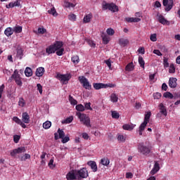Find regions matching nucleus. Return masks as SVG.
Segmentation results:
<instances>
[{
	"instance_id": "f257e3e1",
	"label": "nucleus",
	"mask_w": 180,
	"mask_h": 180,
	"mask_svg": "<svg viewBox=\"0 0 180 180\" xmlns=\"http://www.w3.org/2000/svg\"><path fill=\"white\" fill-rule=\"evenodd\" d=\"M63 46H64L63 41H56L54 44L46 49V53H48L49 56H50V54H54V53H56L57 50H59V49H61Z\"/></svg>"
},
{
	"instance_id": "f03ea898",
	"label": "nucleus",
	"mask_w": 180,
	"mask_h": 180,
	"mask_svg": "<svg viewBox=\"0 0 180 180\" xmlns=\"http://www.w3.org/2000/svg\"><path fill=\"white\" fill-rule=\"evenodd\" d=\"M77 116L79 119L80 122L86 126V127H91V118L86 115V114L77 112Z\"/></svg>"
},
{
	"instance_id": "7ed1b4c3",
	"label": "nucleus",
	"mask_w": 180,
	"mask_h": 180,
	"mask_svg": "<svg viewBox=\"0 0 180 180\" xmlns=\"http://www.w3.org/2000/svg\"><path fill=\"white\" fill-rule=\"evenodd\" d=\"M150 116H151V112L150 111L145 115L144 121L142 124H141L139 127V136H143V131H144V129L147 127V124H148V122H150Z\"/></svg>"
},
{
	"instance_id": "20e7f679",
	"label": "nucleus",
	"mask_w": 180,
	"mask_h": 180,
	"mask_svg": "<svg viewBox=\"0 0 180 180\" xmlns=\"http://www.w3.org/2000/svg\"><path fill=\"white\" fill-rule=\"evenodd\" d=\"M103 11H111V12H119V7L113 3H106L105 1L103 2L102 4Z\"/></svg>"
},
{
	"instance_id": "39448f33",
	"label": "nucleus",
	"mask_w": 180,
	"mask_h": 180,
	"mask_svg": "<svg viewBox=\"0 0 180 180\" xmlns=\"http://www.w3.org/2000/svg\"><path fill=\"white\" fill-rule=\"evenodd\" d=\"M138 151L142 155H148L151 153V148L150 146H146L144 143H141L138 145Z\"/></svg>"
},
{
	"instance_id": "423d86ee",
	"label": "nucleus",
	"mask_w": 180,
	"mask_h": 180,
	"mask_svg": "<svg viewBox=\"0 0 180 180\" xmlns=\"http://www.w3.org/2000/svg\"><path fill=\"white\" fill-rule=\"evenodd\" d=\"M11 78H13L15 84H17L18 86H22L23 85V83L22 82V77H20V75L17 70L13 72V74L11 75Z\"/></svg>"
},
{
	"instance_id": "0eeeda50",
	"label": "nucleus",
	"mask_w": 180,
	"mask_h": 180,
	"mask_svg": "<svg viewBox=\"0 0 180 180\" xmlns=\"http://www.w3.org/2000/svg\"><path fill=\"white\" fill-rule=\"evenodd\" d=\"M75 174L77 176H79V179H80L88 178V170H86V168H82L79 170H75Z\"/></svg>"
},
{
	"instance_id": "6e6552de",
	"label": "nucleus",
	"mask_w": 180,
	"mask_h": 180,
	"mask_svg": "<svg viewBox=\"0 0 180 180\" xmlns=\"http://www.w3.org/2000/svg\"><path fill=\"white\" fill-rule=\"evenodd\" d=\"M163 6H165L166 12H169L174 8V1L172 0H163Z\"/></svg>"
},
{
	"instance_id": "1a4fd4ad",
	"label": "nucleus",
	"mask_w": 180,
	"mask_h": 180,
	"mask_svg": "<svg viewBox=\"0 0 180 180\" xmlns=\"http://www.w3.org/2000/svg\"><path fill=\"white\" fill-rule=\"evenodd\" d=\"M79 81H80V83L82 84L85 89H89V90L92 89V86L91 85V84H89L88 79H86L85 77L83 76L82 77V78L79 77Z\"/></svg>"
},
{
	"instance_id": "9d476101",
	"label": "nucleus",
	"mask_w": 180,
	"mask_h": 180,
	"mask_svg": "<svg viewBox=\"0 0 180 180\" xmlns=\"http://www.w3.org/2000/svg\"><path fill=\"white\" fill-rule=\"evenodd\" d=\"M22 153H26V148L25 146H21L13 150L11 152V157H15L16 154H22Z\"/></svg>"
},
{
	"instance_id": "9b49d317",
	"label": "nucleus",
	"mask_w": 180,
	"mask_h": 180,
	"mask_svg": "<svg viewBox=\"0 0 180 180\" xmlns=\"http://www.w3.org/2000/svg\"><path fill=\"white\" fill-rule=\"evenodd\" d=\"M158 20L159 23H161V25H167V26H169V21H168L164 15L158 13Z\"/></svg>"
},
{
	"instance_id": "f8f14e48",
	"label": "nucleus",
	"mask_w": 180,
	"mask_h": 180,
	"mask_svg": "<svg viewBox=\"0 0 180 180\" xmlns=\"http://www.w3.org/2000/svg\"><path fill=\"white\" fill-rule=\"evenodd\" d=\"M55 140H58V139H64L65 137V133L63 129H58V133L54 134Z\"/></svg>"
},
{
	"instance_id": "ddd939ff",
	"label": "nucleus",
	"mask_w": 180,
	"mask_h": 180,
	"mask_svg": "<svg viewBox=\"0 0 180 180\" xmlns=\"http://www.w3.org/2000/svg\"><path fill=\"white\" fill-rule=\"evenodd\" d=\"M158 171H160V163H158V162H157V161H155L154 166H153L152 170L150 172V174L155 175V174L158 173Z\"/></svg>"
},
{
	"instance_id": "4468645a",
	"label": "nucleus",
	"mask_w": 180,
	"mask_h": 180,
	"mask_svg": "<svg viewBox=\"0 0 180 180\" xmlns=\"http://www.w3.org/2000/svg\"><path fill=\"white\" fill-rule=\"evenodd\" d=\"M67 180H75L77 179V174H75V171L72 170L69 172L66 175Z\"/></svg>"
},
{
	"instance_id": "2eb2a0df",
	"label": "nucleus",
	"mask_w": 180,
	"mask_h": 180,
	"mask_svg": "<svg viewBox=\"0 0 180 180\" xmlns=\"http://www.w3.org/2000/svg\"><path fill=\"white\" fill-rule=\"evenodd\" d=\"M22 122H23V123H26V124L30 123V116L29 115V114L27 112H22Z\"/></svg>"
},
{
	"instance_id": "dca6fc26",
	"label": "nucleus",
	"mask_w": 180,
	"mask_h": 180,
	"mask_svg": "<svg viewBox=\"0 0 180 180\" xmlns=\"http://www.w3.org/2000/svg\"><path fill=\"white\" fill-rule=\"evenodd\" d=\"M87 165L91 167L93 172H96V171H98V165H96V162L92 160L89 161L87 162Z\"/></svg>"
},
{
	"instance_id": "f3484780",
	"label": "nucleus",
	"mask_w": 180,
	"mask_h": 180,
	"mask_svg": "<svg viewBox=\"0 0 180 180\" xmlns=\"http://www.w3.org/2000/svg\"><path fill=\"white\" fill-rule=\"evenodd\" d=\"M57 77L63 84L70 81V75H58Z\"/></svg>"
},
{
	"instance_id": "a211bd4d",
	"label": "nucleus",
	"mask_w": 180,
	"mask_h": 180,
	"mask_svg": "<svg viewBox=\"0 0 180 180\" xmlns=\"http://www.w3.org/2000/svg\"><path fill=\"white\" fill-rule=\"evenodd\" d=\"M93 86L94 89H96L98 91L99 89H106L108 86L103 83H94Z\"/></svg>"
},
{
	"instance_id": "6ab92c4d",
	"label": "nucleus",
	"mask_w": 180,
	"mask_h": 180,
	"mask_svg": "<svg viewBox=\"0 0 180 180\" xmlns=\"http://www.w3.org/2000/svg\"><path fill=\"white\" fill-rule=\"evenodd\" d=\"M159 108H160V113L164 116H167L168 112H167V108L164 105V103H161L159 105Z\"/></svg>"
},
{
	"instance_id": "aec40b11",
	"label": "nucleus",
	"mask_w": 180,
	"mask_h": 180,
	"mask_svg": "<svg viewBox=\"0 0 180 180\" xmlns=\"http://www.w3.org/2000/svg\"><path fill=\"white\" fill-rule=\"evenodd\" d=\"M176 78L172 77L169 80V86L170 88H176Z\"/></svg>"
},
{
	"instance_id": "412c9836",
	"label": "nucleus",
	"mask_w": 180,
	"mask_h": 180,
	"mask_svg": "<svg viewBox=\"0 0 180 180\" xmlns=\"http://www.w3.org/2000/svg\"><path fill=\"white\" fill-rule=\"evenodd\" d=\"M35 74L37 77H43V75H44V68L43 67L38 68L36 70Z\"/></svg>"
},
{
	"instance_id": "4be33fe9",
	"label": "nucleus",
	"mask_w": 180,
	"mask_h": 180,
	"mask_svg": "<svg viewBox=\"0 0 180 180\" xmlns=\"http://www.w3.org/2000/svg\"><path fill=\"white\" fill-rule=\"evenodd\" d=\"M126 20L128 23H137L138 22H140L141 19L139 18H127Z\"/></svg>"
},
{
	"instance_id": "5701e85b",
	"label": "nucleus",
	"mask_w": 180,
	"mask_h": 180,
	"mask_svg": "<svg viewBox=\"0 0 180 180\" xmlns=\"http://www.w3.org/2000/svg\"><path fill=\"white\" fill-rule=\"evenodd\" d=\"M92 18H94V15H92V13H89L88 15H86L84 17L83 23H89V22H91V19Z\"/></svg>"
},
{
	"instance_id": "b1692460",
	"label": "nucleus",
	"mask_w": 180,
	"mask_h": 180,
	"mask_svg": "<svg viewBox=\"0 0 180 180\" xmlns=\"http://www.w3.org/2000/svg\"><path fill=\"white\" fill-rule=\"evenodd\" d=\"M120 46H123V47H126L127 44H129V40L127 39L121 38L119 39Z\"/></svg>"
},
{
	"instance_id": "393cba45",
	"label": "nucleus",
	"mask_w": 180,
	"mask_h": 180,
	"mask_svg": "<svg viewBox=\"0 0 180 180\" xmlns=\"http://www.w3.org/2000/svg\"><path fill=\"white\" fill-rule=\"evenodd\" d=\"M25 77H32V75H33V70L32 68L29 67L26 68L25 70Z\"/></svg>"
},
{
	"instance_id": "a878e982",
	"label": "nucleus",
	"mask_w": 180,
	"mask_h": 180,
	"mask_svg": "<svg viewBox=\"0 0 180 180\" xmlns=\"http://www.w3.org/2000/svg\"><path fill=\"white\" fill-rule=\"evenodd\" d=\"M134 70V65L133 62L128 63L125 67V71H133Z\"/></svg>"
},
{
	"instance_id": "bb28decb",
	"label": "nucleus",
	"mask_w": 180,
	"mask_h": 180,
	"mask_svg": "<svg viewBox=\"0 0 180 180\" xmlns=\"http://www.w3.org/2000/svg\"><path fill=\"white\" fill-rule=\"evenodd\" d=\"M122 129L124 130H129V131H131V130H133V129H134V125L125 124L122 126Z\"/></svg>"
},
{
	"instance_id": "cd10ccee",
	"label": "nucleus",
	"mask_w": 180,
	"mask_h": 180,
	"mask_svg": "<svg viewBox=\"0 0 180 180\" xmlns=\"http://www.w3.org/2000/svg\"><path fill=\"white\" fill-rule=\"evenodd\" d=\"M4 34H6L7 37H9V36H12V34H13V30H12L11 27H7L4 31Z\"/></svg>"
},
{
	"instance_id": "c85d7f7f",
	"label": "nucleus",
	"mask_w": 180,
	"mask_h": 180,
	"mask_svg": "<svg viewBox=\"0 0 180 180\" xmlns=\"http://www.w3.org/2000/svg\"><path fill=\"white\" fill-rule=\"evenodd\" d=\"M74 120V117L70 116L69 117L66 118L65 120L62 121L63 124H68L71 123Z\"/></svg>"
},
{
	"instance_id": "c756f323",
	"label": "nucleus",
	"mask_w": 180,
	"mask_h": 180,
	"mask_svg": "<svg viewBox=\"0 0 180 180\" xmlns=\"http://www.w3.org/2000/svg\"><path fill=\"white\" fill-rule=\"evenodd\" d=\"M17 57L20 60H22V57H23V50H22L21 48H18L17 49Z\"/></svg>"
},
{
	"instance_id": "7c9ffc66",
	"label": "nucleus",
	"mask_w": 180,
	"mask_h": 180,
	"mask_svg": "<svg viewBox=\"0 0 180 180\" xmlns=\"http://www.w3.org/2000/svg\"><path fill=\"white\" fill-rule=\"evenodd\" d=\"M18 106H20V108H25V106H26V101L23 98H19Z\"/></svg>"
},
{
	"instance_id": "2f4dec72",
	"label": "nucleus",
	"mask_w": 180,
	"mask_h": 180,
	"mask_svg": "<svg viewBox=\"0 0 180 180\" xmlns=\"http://www.w3.org/2000/svg\"><path fill=\"white\" fill-rule=\"evenodd\" d=\"M48 13H49V15H53V16H58V13H57V11H56V8L54 7L49 10Z\"/></svg>"
},
{
	"instance_id": "473e14b6",
	"label": "nucleus",
	"mask_w": 180,
	"mask_h": 180,
	"mask_svg": "<svg viewBox=\"0 0 180 180\" xmlns=\"http://www.w3.org/2000/svg\"><path fill=\"white\" fill-rule=\"evenodd\" d=\"M101 163L102 164V165H105V167H108V165L110 164V161L108 158H103V159H101Z\"/></svg>"
},
{
	"instance_id": "72a5a7b5",
	"label": "nucleus",
	"mask_w": 180,
	"mask_h": 180,
	"mask_svg": "<svg viewBox=\"0 0 180 180\" xmlns=\"http://www.w3.org/2000/svg\"><path fill=\"white\" fill-rule=\"evenodd\" d=\"M68 18L69 20H71V22H75L77 20V15L74 13L69 14Z\"/></svg>"
},
{
	"instance_id": "f704fd0d",
	"label": "nucleus",
	"mask_w": 180,
	"mask_h": 180,
	"mask_svg": "<svg viewBox=\"0 0 180 180\" xmlns=\"http://www.w3.org/2000/svg\"><path fill=\"white\" fill-rule=\"evenodd\" d=\"M110 100L114 103H115L116 102H117V101H119V98L116 96V94H112L110 96Z\"/></svg>"
},
{
	"instance_id": "c9c22d12",
	"label": "nucleus",
	"mask_w": 180,
	"mask_h": 180,
	"mask_svg": "<svg viewBox=\"0 0 180 180\" xmlns=\"http://www.w3.org/2000/svg\"><path fill=\"white\" fill-rule=\"evenodd\" d=\"M76 110L78 112H84V110H85V107L82 104L77 105Z\"/></svg>"
},
{
	"instance_id": "e433bc0d",
	"label": "nucleus",
	"mask_w": 180,
	"mask_h": 180,
	"mask_svg": "<svg viewBox=\"0 0 180 180\" xmlns=\"http://www.w3.org/2000/svg\"><path fill=\"white\" fill-rule=\"evenodd\" d=\"M22 26L17 25L13 27V31L15 32V33H22Z\"/></svg>"
},
{
	"instance_id": "4c0bfd02",
	"label": "nucleus",
	"mask_w": 180,
	"mask_h": 180,
	"mask_svg": "<svg viewBox=\"0 0 180 180\" xmlns=\"http://www.w3.org/2000/svg\"><path fill=\"white\" fill-rule=\"evenodd\" d=\"M139 64L140 65V67L141 68H144V65H146V62H144V60L141 56L139 57Z\"/></svg>"
},
{
	"instance_id": "58836bf2",
	"label": "nucleus",
	"mask_w": 180,
	"mask_h": 180,
	"mask_svg": "<svg viewBox=\"0 0 180 180\" xmlns=\"http://www.w3.org/2000/svg\"><path fill=\"white\" fill-rule=\"evenodd\" d=\"M72 61L75 65L78 64L79 63V57L78 56H73L72 57Z\"/></svg>"
},
{
	"instance_id": "ea45409f",
	"label": "nucleus",
	"mask_w": 180,
	"mask_h": 180,
	"mask_svg": "<svg viewBox=\"0 0 180 180\" xmlns=\"http://www.w3.org/2000/svg\"><path fill=\"white\" fill-rule=\"evenodd\" d=\"M69 101L70 102L71 105H77L78 103V101L74 98L71 95L69 96Z\"/></svg>"
},
{
	"instance_id": "a19ab883",
	"label": "nucleus",
	"mask_w": 180,
	"mask_h": 180,
	"mask_svg": "<svg viewBox=\"0 0 180 180\" xmlns=\"http://www.w3.org/2000/svg\"><path fill=\"white\" fill-rule=\"evenodd\" d=\"M43 127L44 129H50V127H51V122L50 121H46L43 124Z\"/></svg>"
},
{
	"instance_id": "79ce46f5",
	"label": "nucleus",
	"mask_w": 180,
	"mask_h": 180,
	"mask_svg": "<svg viewBox=\"0 0 180 180\" xmlns=\"http://www.w3.org/2000/svg\"><path fill=\"white\" fill-rule=\"evenodd\" d=\"M164 98H168L169 99H172L174 98V95L172 94H171L170 92H165L163 94Z\"/></svg>"
},
{
	"instance_id": "37998d69",
	"label": "nucleus",
	"mask_w": 180,
	"mask_h": 180,
	"mask_svg": "<svg viewBox=\"0 0 180 180\" xmlns=\"http://www.w3.org/2000/svg\"><path fill=\"white\" fill-rule=\"evenodd\" d=\"M169 74H174L175 72V66L174 65L173 63H171L169 65Z\"/></svg>"
},
{
	"instance_id": "c03bdc74",
	"label": "nucleus",
	"mask_w": 180,
	"mask_h": 180,
	"mask_svg": "<svg viewBox=\"0 0 180 180\" xmlns=\"http://www.w3.org/2000/svg\"><path fill=\"white\" fill-rule=\"evenodd\" d=\"M56 53L59 56H61L64 54V48L61 47L59 49H58L56 52Z\"/></svg>"
},
{
	"instance_id": "a18cd8bd",
	"label": "nucleus",
	"mask_w": 180,
	"mask_h": 180,
	"mask_svg": "<svg viewBox=\"0 0 180 180\" xmlns=\"http://www.w3.org/2000/svg\"><path fill=\"white\" fill-rule=\"evenodd\" d=\"M102 39H103V44H108V43H109L110 41V39L108 37L107 35H104L102 37Z\"/></svg>"
},
{
	"instance_id": "49530a36",
	"label": "nucleus",
	"mask_w": 180,
	"mask_h": 180,
	"mask_svg": "<svg viewBox=\"0 0 180 180\" xmlns=\"http://www.w3.org/2000/svg\"><path fill=\"white\" fill-rule=\"evenodd\" d=\"M104 63L108 65L109 70H112V60L110 59L104 60Z\"/></svg>"
},
{
	"instance_id": "de8ad7c7",
	"label": "nucleus",
	"mask_w": 180,
	"mask_h": 180,
	"mask_svg": "<svg viewBox=\"0 0 180 180\" xmlns=\"http://www.w3.org/2000/svg\"><path fill=\"white\" fill-rule=\"evenodd\" d=\"M120 117V115H119V112H117L116 111H112V119H119Z\"/></svg>"
},
{
	"instance_id": "09e8293b",
	"label": "nucleus",
	"mask_w": 180,
	"mask_h": 180,
	"mask_svg": "<svg viewBox=\"0 0 180 180\" xmlns=\"http://www.w3.org/2000/svg\"><path fill=\"white\" fill-rule=\"evenodd\" d=\"M163 65L165 68H168V67H169V63H168V58H164Z\"/></svg>"
},
{
	"instance_id": "8fccbe9b",
	"label": "nucleus",
	"mask_w": 180,
	"mask_h": 180,
	"mask_svg": "<svg viewBox=\"0 0 180 180\" xmlns=\"http://www.w3.org/2000/svg\"><path fill=\"white\" fill-rule=\"evenodd\" d=\"M106 32L109 36H113V34H115V30H113L112 28L107 29Z\"/></svg>"
},
{
	"instance_id": "3c124183",
	"label": "nucleus",
	"mask_w": 180,
	"mask_h": 180,
	"mask_svg": "<svg viewBox=\"0 0 180 180\" xmlns=\"http://www.w3.org/2000/svg\"><path fill=\"white\" fill-rule=\"evenodd\" d=\"M92 110L93 109L91 108V103H84V110Z\"/></svg>"
},
{
	"instance_id": "603ef678",
	"label": "nucleus",
	"mask_w": 180,
	"mask_h": 180,
	"mask_svg": "<svg viewBox=\"0 0 180 180\" xmlns=\"http://www.w3.org/2000/svg\"><path fill=\"white\" fill-rule=\"evenodd\" d=\"M19 140H20V136L19 135H14L13 136V141L14 143H19Z\"/></svg>"
},
{
	"instance_id": "864d4df0",
	"label": "nucleus",
	"mask_w": 180,
	"mask_h": 180,
	"mask_svg": "<svg viewBox=\"0 0 180 180\" xmlns=\"http://www.w3.org/2000/svg\"><path fill=\"white\" fill-rule=\"evenodd\" d=\"M150 40H151V41H155L157 40V34H150Z\"/></svg>"
},
{
	"instance_id": "5fc2aeb1",
	"label": "nucleus",
	"mask_w": 180,
	"mask_h": 180,
	"mask_svg": "<svg viewBox=\"0 0 180 180\" xmlns=\"http://www.w3.org/2000/svg\"><path fill=\"white\" fill-rule=\"evenodd\" d=\"M161 96H162V95H161V93H155V94H153V98H154V99H160L161 98Z\"/></svg>"
},
{
	"instance_id": "6e6d98bb",
	"label": "nucleus",
	"mask_w": 180,
	"mask_h": 180,
	"mask_svg": "<svg viewBox=\"0 0 180 180\" xmlns=\"http://www.w3.org/2000/svg\"><path fill=\"white\" fill-rule=\"evenodd\" d=\"M26 160H30V155L27 153H26L24 157L21 158V161H26Z\"/></svg>"
},
{
	"instance_id": "4d7b16f0",
	"label": "nucleus",
	"mask_w": 180,
	"mask_h": 180,
	"mask_svg": "<svg viewBox=\"0 0 180 180\" xmlns=\"http://www.w3.org/2000/svg\"><path fill=\"white\" fill-rule=\"evenodd\" d=\"M37 86L39 94H43V86H41V84H37Z\"/></svg>"
},
{
	"instance_id": "13d9d810",
	"label": "nucleus",
	"mask_w": 180,
	"mask_h": 180,
	"mask_svg": "<svg viewBox=\"0 0 180 180\" xmlns=\"http://www.w3.org/2000/svg\"><path fill=\"white\" fill-rule=\"evenodd\" d=\"M153 54H156V56H158L159 57H161V56H162V53L158 49H155L153 51Z\"/></svg>"
},
{
	"instance_id": "bf43d9fd",
	"label": "nucleus",
	"mask_w": 180,
	"mask_h": 180,
	"mask_svg": "<svg viewBox=\"0 0 180 180\" xmlns=\"http://www.w3.org/2000/svg\"><path fill=\"white\" fill-rule=\"evenodd\" d=\"M46 30L44 28H41V27L38 28V33L39 34H44V33H46Z\"/></svg>"
},
{
	"instance_id": "052dcab7",
	"label": "nucleus",
	"mask_w": 180,
	"mask_h": 180,
	"mask_svg": "<svg viewBox=\"0 0 180 180\" xmlns=\"http://www.w3.org/2000/svg\"><path fill=\"white\" fill-rule=\"evenodd\" d=\"M70 140V137L68 136H64L63 138H62V143L63 144H65V143H68V141Z\"/></svg>"
},
{
	"instance_id": "680f3d73",
	"label": "nucleus",
	"mask_w": 180,
	"mask_h": 180,
	"mask_svg": "<svg viewBox=\"0 0 180 180\" xmlns=\"http://www.w3.org/2000/svg\"><path fill=\"white\" fill-rule=\"evenodd\" d=\"M13 122H15V123H17L18 124H19L22 122V120L19 119L18 117H13Z\"/></svg>"
},
{
	"instance_id": "e2e57ef3",
	"label": "nucleus",
	"mask_w": 180,
	"mask_h": 180,
	"mask_svg": "<svg viewBox=\"0 0 180 180\" xmlns=\"http://www.w3.org/2000/svg\"><path fill=\"white\" fill-rule=\"evenodd\" d=\"M126 178L127 179H131V178H133V174L131 172L126 173Z\"/></svg>"
},
{
	"instance_id": "0e129e2a",
	"label": "nucleus",
	"mask_w": 180,
	"mask_h": 180,
	"mask_svg": "<svg viewBox=\"0 0 180 180\" xmlns=\"http://www.w3.org/2000/svg\"><path fill=\"white\" fill-rule=\"evenodd\" d=\"M117 140L118 141H124L125 139H124V136L123 135H118L117 136Z\"/></svg>"
},
{
	"instance_id": "69168bd1",
	"label": "nucleus",
	"mask_w": 180,
	"mask_h": 180,
	"mask_svg": "<svg viewBox=\"0 0 180 180\" xmlns=\"http://www.w3.org/2000/svg\"><path fill=\"white\" fill-rule=\"evenodd\" d=\"M14 6H20V1L16 0L15 1L13 2Z\"/></svg>"
},
{
	"instance_id": "338daca9",
	"label": "nucleus",
	"mask_w": 180,
	"mask_h": 180,
	"mask_svg": "<svg viewBox=\"0 0 180 180\" xmlns=\"http://www.w3.org/2000/svg\"><path fill=\"white\" fill-rule=\"evenodd\" d=\"M88 44H89V46H91V47H95L96 46V44H95V43H94V41L92 40H89Z\"/></svg>"
},
{
	"instance_id": "774afa93",
	"label": "nucleus",
	"mask_w": 180,
	"mask_h": 180,
	"mask_svg": "<svg viewBox=\"0 0 180 180\" xmlns=\"http://www.w3.org/2000/svg\"><path fill=\"white\" fill-rule=\"evenodd\" d=\"M162 89L163 91H167V89H168V86L167 85V84L163 83L162 85Z\"/></svg>"
}]
</instances>
